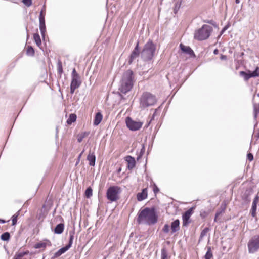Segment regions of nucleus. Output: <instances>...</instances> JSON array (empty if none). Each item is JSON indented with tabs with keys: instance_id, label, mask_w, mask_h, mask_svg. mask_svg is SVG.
I'll return each mask as SVG.
<instances>
[{
	"instance_id": "30",
	"label": "nucleus",
	"mask_w": 259,
	"mask_h": 259,
	"mask_svg": "<svg viewBox=\"0 0 259 259\" xmlns=\"http://www.w3.org/2000/svg\"><path fill=\"white\" fill-rule=\"evenodd\" d=\"M251 77H256L259 76V67H256L253 71H250Z\"/></svg>"
},
{
	"instance_id": "22",
	"label": "nucleus",
	"mask_w": 259,
	"mask_h": 259,
	"mask_svg": "<svg viewBox=\"0 0 259 259\" xmlns=\"http://www.w3.org/2000/svg\"><path fill=\"white\" fill-rule=\"evenodd\" d=\"M64 229V225L63 223H60L56 225L54 229V233L57 234H61Z\"/></svg>"
},
{
	"instance_id": "44",
	"label": "nucleus",
	"mask_w": 259,
	"mask_h": 259,
	"mask_svg": "<svg viewBox=\"0 0 259 259\" xmlns=\"http://www.w3.org/2000/svg\"><path fill=\"white\" fill-rule=\"evenodd\" d=\"M247 156L248 159L250 161H252L253 159V155L251 153H248L247 155Z\"/></svg>"
},
{
	"instance_id": "41",
	"label": "nucleus",
	"mask_w": 259,
	"mask_h": 259,
	"mask_svg": "<svg viewBox=\"0 0 259 259\" xmlns=\"http://www.w3.org/2000/svg\"><path fill=\"white\" fill-rule=\"evenodd\" d=\"M58 71L60 74L63 72L62 63L60 61L58 63Z\"/></svg>"
},
{
	"instance_id": "52",
	"label": "nucleus",
	"mask_w": 259,
	"mask_h": 259,
	"mask_svg": "<svg viewBox=\"0 0 259 259\" xmlns=\"http://www.w3.org/2000/svg\"><path fill=\"white\" fill-rule=\"evenodd\" d=\"M6 222L5 220L0 219V223H5Z\"/></svg>"
},
{
	"instance_id": "36",
	"label": "nucleus",
	"mask_w": 259,
	"mask_h": 259,
	"mask_svg": "<svg viewBox=\"0 0 259 259\" xmlns=\"http://www.w3.org/2000/svg\"><path fill=\"white\" fill-rule=\"evenodd\" d=\"M167 252L164 248H163L161 250V259H167Z\"/></svg>"
},
{
	"instance_id": "29",
	"label": "nucleus",
	"mask_w": 259,
	"mask_h": 259,
	"mask_svg": "<svg viewBox=\"0 0 259 259\" xmlns=\"http://www.w3.org/2000/svg\"><path fill=\"white\" fill-rule=\"evenodd\" d=\"M34 53L35 52L33 48L31 46H28L26 50V54L28 56H33Z\"/></svg>"
},
{
	"instance_id": "15",
	"label": "nucleus",
	"mask_w": 259,
	"mask_h": 259,
	"mask_svg": "<svg viewBox=\"0 0 259 259\" xmlns=\"http://www.w3.org/2000/svg\"><path fill=\"white\" fill-rule=\"evenodd\" d=\"M180 48L183 52L187 54H188L190 56H194V52L190 47L186 46L182 44H180Z\"/></svg>"
},
{
	"instance_id": "43",
	"label": "nucleus",
	"mask_w": 259,
	"mask_h": 259,
	"mask_svg": "<svg viewBox=\"0 0 259 259\" xmlns=\"http://www.w3.org/2000/svg\"><path fill=\"white\" fill-rule=\"evenodd\" d=\"M22 2L27 7H29L32 4V0H23Z\"/></svg>"
},
{
	"instance_id": "31",
	"label": "nucleus",
	"mask_w": 259,
	"mask_h": 259,
	"mask_svg": "<svg viewBox=\"0 0 259 259\" xmlns=\"http://www.w3.org/2000/svg\"><path fill=\"white\" fill-rule=\"evenodd\" d=\"M209 230V228L206 227L201 231V232L200 233V237H199V241L202 240L203 239V238L205 236H206L207 233L208 232Z\"/></svg>"
},
{
	"instance_id": "26",
	"label": "nucleus",
	"mask_w": 259,
	"mask_h": 259,
	"mask_svg": "<svg viewBox=\"0 0 259 259\" xmlns=\"http://www.w3.org/2000/svg\"><path fill=\"white\" fill-rule=\"evenodd\" d=\"M76 115L73 113L70 114L67 120V123L68 124H71L73 122L76 121Z\"/></svg>"
},
{
	"instance_id": "45",
	"label": "nucleus",
	"mask_w": 259,
	"mask_h": 259,
	"mask_svg": "<svg viewBox=\"0 0 259 259\" xmlns=\"http://www.w3.org/2000/svg\"><path fill=\"white\" fill-rule=\"evenodd\" d=\"M84 152V150L79 154L78 156V158H77V161L76 162V165H77L79 161H80V159L82 156V153Z\"/></svg>"
},
{
	"instance_id": "54",
	"label": "nucleus",
	"mask_w": 259,
	"mask_h": 259,
	"mask_svg": "<svg viewBox=\"0 0 259 259\" xmlns=\"http://www.w3.org/2000/svg\"><path fill=\"white\" fill-rule=\"evenodd\" d=\"M120 96H121V98L122 99H123V97L121 94H120Z\"/></svg>"
},
{
	"instance_id": "13",
	"label": "nucleus",
	"mask_w": 259,
	"mask_h": 259,
	"mask_svg": "<svg viewBox=\"0 0 259 259\" xmlns=\"http://www.w3.org/2000/svg\"><path fill=\"white\" fill-rule=\"evenodd\" d=\"M125 160L127 162V168L128 169H132L134 167H135L136 165V161L133 157L130 155H128L125 157Z\"/></svg>"
},
{
	"instance_id": "6",
	"label": "nucleus",
	"mask_w": 259,
	"mask_h": 259,
	"mask_svg": "<svg viewBox=\"0 0 259 259\" xmlns=\"http://www.w3.org/2000/svg\"><path fill=\"white\" fill-rule=\"evenodd\" d=\"M120 189V187L118 186H110L107 190V198L111 202L116 201L118 199Z\"/></svg>"
},
{
	"instance_id": "35",
	"label": "nucleus",
	"mask_w": 259,
	"mask_h": 259,
	"mask_svg": "<svg viewBox=\"0 0 259 259\" xmlns=\"http://www.w3.org/2000/svg\"><path fill=\"white\" fill-rule=\"evenodd\" d=\"M181 1H178L175 4V8H174V10L175 13H176L178 12V11L179 10L180 8L181 7Z\"/></svg>"
},
{
	"instance_id": "58",
	"label": "nucleus",
	"mask_w": 259,
	"mask_h": 259,
	"mask_svg": "<svg viewBox=\"0 0 259 259\" xmlns=\"http://www.w3.org/2000/svg\"><path fill=\"white\" fill-rule=\"evenodd\" d=\"M149 124H150V122H149V123H148V125H147V127L149 125Z\"/></svg>"
},
{
	"instance_id": "16",
	"label": "nucleus",
	"mask_w": 259,
	"mask_h": 259,
	"mask_svg": "<svg viewBox=\"0 0 259 259\" xmlns=\"http://www.w3.org/2000/svg\"><path fill=\"white\" fill-rule=\"evenodd\" d=\"M147 197V189H143L141 192L137 194V199L139 201H142Z\"/></svg>"
},
{
	"instance_id": "17",
	"label": "nucleus",
	"mask_w": 259,
	"mask_h": 259,
	"mask_svg": "<svg viewBox=\"0 0 259 259\" xmlns=\"http://www.w3.org/2000/svg\"><path fill=\"white\" fill-rule=\"evenodd\" d=\"M180 221L178 219L175 220L171 224V233H174L180 229Z\"/></svg>"
},
{
	"instance_id": "2",
	"label": "nucleus",
	"mask_w": 259,
	"mask_h": 259,
	"mask_svg": "<svg viewBox=\"0 0 259 259\" xmlns=\"http://www.w3.org/2000/svg\"><path fill=\"white\" fill-rule=\"evenodd\" d=\"M134 84V74L133 71L128 69L122 75L120 82L119 90L123 94H126L132 89Z\"/></svg>"
},
{
	"instance_id": "11",
	"label": "nucleus",
	"mask_w": 259,
	"mask_h": 259,
	"mask_svg": "<svg viewBox=\"0 0 259 259\" xmlns=\"http://www.w3.org/2000/svg\"><path fill=\"white\" fill-rule=\"evenodd\" d=\"M140 54V50H139V42L137 41L136 45L132 51L130 58L128 60V63L129 64H131L133 61L136 59Z\"/></svg>"
},
{
	"instance_id": "28",
	"label": "nucleus",
	"mask_w": 259,
	"mask_h": 259,
	"mask_svg": "<svg viewBox=\"0 0 259 259\" xmlns=\"http://www.w3.org/2000/svg\"><path fill=\"white\" fill-rule=\"evenodd\" d=\"M10 238V233L8 232H6L3 233L1 236V239L3 241H8Z\"/></svg>"
},
{
	"instance_id": "7",
	"label": "nucleus",
	"mask_w": 259,
	"mask_h": 259,
	"mask_svg": "<svg viewBox=\"0 0 259 259\" xmlns=\"http://www.w3.org/2000/svg\"><path fill=\"white\" fill-rule=\"evenodd\" d=\"M74 231H70L69 240L68 243L65 246L62 247L61 248L59 249L56 252H55L54 255V258H57L59 257L62 254L66 252L71 247L74 239Z\"/></svg>"
},
{
	"instance_id": "34",
	"label": "nucleus",
	"mask_w": 259,
	"mask_h": 259,
	"mask_svg": "<svg viewBox=\"0 0 259 259\" xmlns=\"http://www.w3.org/2000/svg\"><path fill=\"white\" fill-rule=\"evenodd\" d=\"M19 211L17 212V213L14 215H13L12 217V225H15L17 223V218H18V216L19 215Z\"/></svg>"
},
{
	"instance_id": "47",
	"label": "nucleus",
	"mask_w": 259,
	"mask_h": 259,
	"mask_svg": "<svg viewBox=\"0 0 259 259\" xmlns=\"http://www.w3.org/2000/svg\"><path fill=\"white\" fill-rule=\"evenodd\" d=\"M205 22H206L207 23L211 24L215 26H217L215 24V22L213 20H208V21H204Z\"/></svg>"
},
{
	"instance_id": "48",
	"label": "nucleus",
	"mask_w": 259,
	"mask_h": 259,
	"mask_svg": "<svg viewBox=\"0 0 259 259\" xmlns=\"http://www.w3.org/2000/svg\"><path fill=\"white\" fill-rule=\"evenodd\" d=\"M229 25H226L221 30L220 35H222L224 32L228 28Z\"/></svg>"
},
{
	"instance_id": "27",
	"label": "nucleus",
	"mask_w": 259,
	"mask_h": 259,
	"mask_svg": "<svg viewBox=\"0 0 259 259\" xmlns=\"http://www.w3.org/2000/svg\"><path fill=\"white\" fill-rule=\"evenodd\" d=\"M89 132H82V133L79 134L78 135V138H77L78 142H79V143L82 142L83 139L85 137L88 136L89 135Z\"/></svg>"
},
{
	"instance_id": "21",
	"label": "nucleus",
	"mask_w": 259,
	"mask_h": 259,
	"mask_svg": "<svg viewBox=\"0 0 259 259\" xmlns=\"http://www.w3.org/2000/svg\"><path fill=\"white\" fill-rule=\"evenodd\" d=\"M81 83V81L80 80V77L72 78L70 86L75 87V88H78Z\"/></svg>"
},
{
	"instance_id": "12",
	"label": "nucleus",
	"mask_w": 259,
	"mask_h": 259,
	"mask_svg": "<svg viewBox=\"0 0 259 259\" xmlns=\"http://www.w3.org/2000/svg\"><path fill=\"white\" fill-rule=\"evenodd\" d=\"M259 200V197L257 195L253 200L252 207L251 209V214L252 217L256 216V211L257 209V204Z\"/></svg>"
},
{
	"instance_id": "23",
	"label": "nucleus",
	"mask_w": 259,
	"mask_h": 259,
	"mask_svg": "<svg viewBox=\"0 0 259 259\" xmlns=\"http://www.w3.org/2000/svg\"><path fill=\"white\" fill-rule=\"evenodd\" d=\"M239 74L240 76L243 77L244 80L247 81L249 78L251 77L250 70L248 71V72H246L244 71H241L239 72Z\"/></svg>"
},
{
	"instance_id": "57",
	"label": "nucleus",
	"mask_w": 259,
	"mask_h": 259,
	"mask_svg": "<svg viewBox=\"0 0 259 259\" xmlns=\"http://www.w3.org/2000/svg\"><path fill=\"white\" fill-rule=\"evenodd\" d=\"M257 96L259 97V93L257 94Z\"/></svg>"
},
{
	"instance_id": "42",
	"label": "nucleus",
	"mask_w": 259,
	"mask_h": 259,
	"mask_svg": "<svg viewBox=\"0 0 259 259\" xmlns=\"http://www.w3.org/2000/svg\"><path fill=\"white\" fill-rule=\"evenodd\" d=\"M223 211H224V210H222L217 211L216 212V213H215V218H214V222H217V218L219 216H220L222 213V212Z\"/></svg>"
},
{
	"instance_id": "24",
	"label": "nucleus",
	"mask_w": 259,
	"mask_h": 259,
	"mask_svg": "<svg viewBox=\"0 0 259 259\" xmlns=\"http://www.w3.org/2000/svg\"><path fill=\"white\" fill-rule=\"evenodd\" d=\"M259 113V104H253V117L254 120H256L257 116Z\"/></svg>"
},
{
	"instance_id": "25",
	"label": "nucleus",
	"mask_w": 259,
	"mask_h": 259,
	"mask_svg": "<svg viewBox=\"0 0 259 259\" xmlns=\"http://www.w3.org/2000/svg\"><path fill=\"white\" fill-rule=\"evenodd\" d=\"M33 39L38 47H40L41 45V41L38 33H36L33 34Z\"/></svg>"
},
{
	"instance_id": "20",
	"label": "nucleus",
	"mask_w": 259,
	"mask_h": 259,
	"mask_svg": "<svg viewBox=\"0 0 259 259\" xmlns=\"http://www.w3.org/2000/svg\"><path fill=\"white\" fill-rule=\"evenodd\" d=\"M103 118L102 114L101 112H97L95 116V119L94 120V125L95 126H97L100 124Z\"/></svg>"
},
{
	"instance_id": "19",
	"label": "nucleus",
	"mask_w": 259,
	"mask_h": 259,
	"mask_svg": "<svg viewBox=\"0 0 259 259\" xmlns=\"http://www.w3.org/2000/svg\"><path fill=\"white\" fill-rule=\"evenodd\" d=\"M87 160L89 161V165L94 166L95 165L96 156L94 153H90L87 156Z\"/></svg>"
},
{
	"instance_id": "10",
	"label": "nucleus",
	"mask_w": 259,
	"mask_h": 259,
	"mask_svg": "<svg viewBox=\"0 0 259 259\" xmlns=\"http://www.w3.org/2000/svg\"><path fill=\"white\" fill-rule=\"evenodd\" d=\"M194 209V207H192L189 208L188 210L185 211L182 215L183 219V226H187L190 223V218L191 215L193 213V211Z\"/></svg>"
},
{
	"instance_id": "53",
	"label": "nucleus",
	"mask_w": 259,
	"mask_h": 259,
	"mask_svg": "<svg viewBox=\"0 0 259 259\" xmlns=\"http://www.w3.org/2000/svg\"><path fill=\"white\" fill-rule=\"evenodd\" d=\"M235 3L236 4H239L240 3V1L239 0H235Z\"/></svg>"
},
{
	"instance_id": "18",
	"label": "nucleus",
	"mask_w": 259,
	"mask_h": 259,
	"mask_svg": "<svg viewBox=\"0 0 259 259\" xmlns=\"http://www.w3.org/2000/svg\"><path fill=\"white\" fill-rule=\"evenodd\" d=\"M39 29L42 38L45 36V33L46 32V28L45 24V20H39Z\"/></svg>"
},
{
	"instance_id": "50",
	"label": "nucleus",
	"mask_w": 259,
	"mask_h": 259,
	"mask_svg": "<svg viewBox=\"0 0 259 259\" xmlns=\"http://www.w3.org/2000/svg\"><path fill=\"white\" fill-rule=\"evenodd\" d=\"M221 60H226L227 58L226 56L222 55L220 57Z\"/></svg>"
},
{
	"instance_id": "1",
	"label": "nucleus",
	"mask_w": 259,
	"mask_h": 259,
	"mask_svg": "<svg viewBox=\"0 0 259 259\" xmlns=\"http://www.w3.org/2000/svg\"><path fill=\"white\" fill-rule=\"evenodd\" d=\"M158 220V216L154 208L146 207L139 211L136 222L138 224L148 225L155 224Z\"/></svg>"
},
{
	"instance_id": "8",
	"label": "nucleus",
	"mask_w": 259,
	"mask_h": 259,
	"mask_svg": "<svg viewBox=\"0 0 259 259\" xmlns=\"http://www.w3.org/2000/svg\"><path fill=\"white\" fill-rule=\"evenodd\" d=\"M248 252L254 253L259 249V235L255 236L248 243Z\"/></svg>"
},
{
	"instance_id": "9",
	"label": "nucleus",
	"mask_w": 259,
	"mask_h": 259,
	"mask_svg": "<svg viewBox=\"0 0 259 259\" xmlns=\"http://www.w3.org/2000/svg\"><path fill=\"white\" fill-rule=\"evenodd\" d=\"M126 124L127 127L131 131H135L139 130L143 125V122L133 120L131 117L126 118Z\"/></svg>"
},
{
	"instance_id": "5",
	"label": "nucleus",
	"mask_w": 259,
	"mask_h": 259,
	"mask_svg": "<svg viewBox=\"0 0 259 259\" xmlns=\"http://www.w3.org/2000/svg\"><path fill=\"white\" fill-rule=\"evenodd\" d=\"M156 101V98L154 95L149 92H145L140 98V106L145 108L154 105Z\"/></svg>"
},
{
	"instance_id": "56",
	"label": "nucleus",
	"mask_w": 259,
	"mask_h": 259,
	"mask_svg": "<svg viewBox=\"0 0 259 259\" xmlns=\"http://www.w3.org/2000/svg\"><path fill=\"white\" fill-rule=\"evenodd\" d=\"M56 133H58V128L57 127L56 128Z\"/></svg>"
},
{
	"instance_id": "3",
	"label": "nucleus",
	"mask_w": 259,
	"mask_h": 259,
	"mask_svg": "<svg viewBox=\"0 0 259 259\" xmlns=\"http://www.w3.org/2000/svg\"><path fill=\"white\" fill-rule=\"evenodd\" d=\"M212 27L208 25L204 24L202 27L196 30L194 33V38L199 41L207 39L212 32Z\"/></svg>"
},
{
	"instance_id": "33",
	"label": "nucleus",
	"mask_w": 259,
	"mask_h": 259,
	"mask_svg": "<svg viewBox=\"0 0 259 259\" xmlns=\"http://www.w3.org/2000/svg\"><path fill=\"white\" fill-rule=\"evenodd\" d=\"M212 257V253L211 251V248L210 247H209L205 255V259H211Z\"/></svg>"
},
{
	"instance_id": "39",
	"label": "nucleus",
	"mask_w": 259,
	"mask_h": 259,
	"mask_svg": "<svg viewBox=\"0 0 259 259\" xmlns=\"http://www.w3.org/2000/svg\"><path fill=\"white\" fill-rule=\"evenodd\" d=\"M71 77L72 78L80 77L79 74L77 73L75 68H73V69L72 71Z\"/></svg>"
},
{
	"instance_id": "37",
	"label": "nucleus",
	"mask_w": 259,
	"mask_h": 259,
	"mask_svg": "<svg viewBox=\"0 0 259 259\" xmlns=\"http://www.w3.org/2000/svg\"><path fill=\"white\" fill-rule=\"evenodd\" d=\"M44 11H45V6H44V9H42L40 12L39 16V20H45V13H44Z\"/></svg>"
},
{
	"instance_id": "4",
	"label": "nucleus",
	"mask_w": 259,
	"mask_h": 259,
	"mask_svg": "<svg viewBox=\"0 0 259 259\" xmlns=\"http://www.w3.org/2000/svg\"><path fill=\"white\" fill-rule=\"evenodd\" d=\"M156 50V46L152 40H149L144 45L141 52V57L144 61H149L152 59Z\"/></svg>"
},
{
	"instance_id": "51",
	"label": "nucleus",
	"mask_w": 259,
	"mask_h": 259,
	"mask_svg": "<svg viewBox=\"0 0 259 259\" xmlns=\"http://www.w3.org/2000/svg\"><path fill=\"white\" fill-rule=\"evenodd\" d=\"M218 52H219V51L217 49H215L213 51V53L216 55L218 54Z\"/></svg>"
},
{
	"instance_id": "40",
	"label": "nucleus",
	"mask_w": 259,
	"mask_h": 259,
	"mask_svg": "<svg viewBox=\"0 0 259 259\" xmlns=\"http://www.w3.org/2000/svg\"><path fill=\"white\" fill-rule=\"evenodd\" d=\"M162 231L165 233H168L169 231V226L167 224H165Z\"/></svg>"
},
{
	"instance_id": "46",
	"label": "nucleus",
	"mask_w": 259,
	"mask_h": 259,
	"mask_svg": "<svg viewBox=\"0 0 259 259\" xmlns=\"http://www.w3.org/2000/svg\"><path fill=\"white\" fill-rule=\"evenodd\" d=\"M153 192L155 194L157 193L159 191V188L157 187V186L154 184V187H153Z\"/></svg>"
},
{
	"instance_id": "38",
	"label": "nucleus",
	"mask_w": 259,
	"mask_h": 259,
	"mask_svg": "<svg viewBox=\"0 0 259 259\" xmlns=\"http://www.w3.org/2000/svg\"><path fill=\"white\" fill-rule=\"evenodd\" d=\"M145 146L144 145H142V148L141 149V150H140V154H139V155L137 157V159H139L141 158V157L143 156V155L145 153Z\"/></svg>"
},
{
	"instance_id": "49",
	"label": "nucleus",
	"mask_w": 259,
	"mask_h": 259,
	"mask_svg": "<svg viewBox=\"0 0 259 259\" xmlns=\"http://www.w3.org/2000/svg\"><path fill=\"white\" fill-rule=\"evenodd\" d=\"M77 88H75V87H72V86H70V93L71 94H73L74 92H75V90Z\"/></svg>"
},
{
	"instance_id": "55",
	"label": "nucleus",
	"mask_w": 259,
	"mask_h": 259,
	"mask_svg": "<svg viewBox=\"0 0 259 259\" xmlns=\"http://www.w3.org/2000/svg\"><path fill=\"white\" fill-rule=\"evenodd\" d=\"M257 137L259 138V132L257 133Z\"/></svg>"
},
{
	"instance_id": "32",
	"label": "nucleus",
	"mask_w": 259,
	"mask_h": 259,
	"mask_svg": "<svg viewBox=\"0 0 259 259\" xmlns=\"http://www.w3.org/2000/svg\"><path fill=\"white\" fill-rule=\"evenodd\" d=\"M92 189L91 187H88L87 188L85 191V195L87 198H89L91 196H92Z\"/></svg>"
},
{
	"instance_id": "14",
	"label": "nucleus",
	"mask_w": 259,
	"mask_h": 259,
	"mask_svg": "<svg viewBox=\"0 0 259 259\" xmlns=\"http://www.w3.org/2000/svg\"><path fill=\"white\" fill-rule=\"evenodd\" d=\"M47 246H51L52 243L49 240H46L44 242H40L35 244L34 247L36 249L38 248H45Z\"/></svg>"
}]
</instances>
